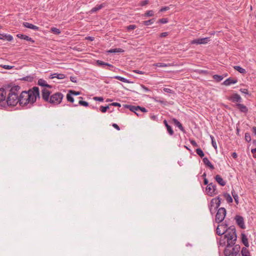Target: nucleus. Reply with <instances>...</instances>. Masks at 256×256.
Listing matches in <instances>:
<instances>
[{"mask_svg":"<svg viewBox=\"0 0 256 256\" xmlns=\"http://www.w3.org/2000/svg\"><path fill=\"white\" fill-rule=\"evenodd\" d=\"M226 224H219L216 229V233L218 236L224 234L220 240V245L224 246L226 245V240L228 238L232 240V236L236 235V229L234 226H232L227 228Z\"/></svg>","mask_w":256,"mask_h":256,"instance_id":"obj_1","label":"nucleus"},{"mask_svg":"<svg viewBox=\"0 0 256 256\" xmlns=\"http://www.w3.org/2000/svg\"><path fill=\"white\" fill-rule=\"evenodd\" d=\"M237 235L232 236V240L228 238L226 240L225 248L224 250V256H241L240 254V246L236 244Z\"/></svg>","mask_w":256,"mask_h":256,"instance_id":"obj_2","label":"nucleus"},{"mask_svg":"<svg viewBox=\"0 0 256 256\" xmlns=\"http://www.w3.org/2000/svg\"><path fill=\"white\" fill-rule=\"evenodd\" d=\"M20 87L18 86H12L8 91L6 98V104L8 106H15L19 103V98L18 94L20 92Z\"/></svg>","mask_w":256,"mask_h":256,"instance_id":"obj_3","label":"nucleus"},{"mask_svg":"<svg viewBox=\"0 0 256 256\" xmlns=\"http://www.w3.org/2000/svg\"><path fill=\"white\" fill-rule=\"evenodd\" d=\"M28 104H30V108L36 102L37 98H40V90L38 87L34 86L28 90Z\"/></svg>","mask_w":256,"mask_h":256,"instance_id":"obj_4","label":"nucleus"},{"mask_svg":"<svg viewBox=\"0 0 256 256\" xmlns=\"http://www.w3.org/2000/svg\"><path fill=\"white\" fill-rule=\"evenodd\" d=\"M63 97L64 95L61 92H56L50 96L48 102L54 105L59 104L62 102Z\"/></svg>","mask_w":256,"mask_h":256,"instance_id":"obj_5","label":"nucleus"},{"mask_svg":"<svg viewBox=\"0 0 256 256\" xmlns=\"http://www.w3.org/2000/svg\"><path fill=\"white\" fill-rule=\"evenodd\" d=\"M221 200L222 199L220 196H217L212 200L210 206V210L212 214H214L216 210H218L221 204Z\"/></svg>","mask_w":256,"mask_h":256,"instance_id":"obj_6","label":"nucleus"},{"mask_svg":"<svg viewBox=\"0 0 256 256\" xmlns=\"http://www.w3.org/2000/svg\"><path fill=\"white\" fill-rule=\"evenodd\" d=\"M226 211L225 208H219L216 215L215 222L218 224L222 222L226 217Z\"/></svg>","mask_w":256,"mask_h":256,"instance_id":"obj_7","label":"nucleus"},{"mask_svg":"<svg viewBox=\"0 0 256 256\" xmlns=\"http://www.w3.org/2000/svg\"><path fill=\"white\" fill-rule=\"evenodd\" d=\"M206 192V194L210 196H213L218 193L216 188V185L212 182L209 184L207 186Z\"/></svg>","mask_w":256,"mask_h":256,"instance_id":"obj_8","label":"nucleus"},{"mask_svg":"<svg viewBox=\"0 0 256 256\" xmlns=\"http://www.w3.org/2000/svg\"><path fill=\"white\" fill-rule=\"evenodd\" d=\"M28 91H22L18 96L19 104L20 106H24L28 105Z\"/></svg>","mask_w":256,"mask_h":256,"instance_id":"obj_9","label":"nucleus"},{"mask_svg":"<svg viewBox=\"0 0 256 256\" xmlns=\"http://www.w3.org/2000/svg\"><path fill=\"white\" fill-rule=\"evenodd\" d=\"M227 99L234 103L240 104L242 102V98L236 93L232 94L230 96L228 97Z\"/></svg>","mask_w":256,"mask_h":256,"instance_id":"obj_10","label":"nucleus"},{"mask_svg":"<svg viewBox=\"0 0 256 256\" xmlns=\"http://www.w3.org/2000/svg\"><path fill=\"white\" fill-rule=\"evenodd\" d=\"M124 108L129 109L131 112H134L138 116H142V114L139 113V109H140L139 106H135L132 105L125 104L124 105Z\"/></svg>","mask_w":256,"mask_h":256,"instance_id":"obj_11","label":"nucleus"},{"mask_svg":"<svg viewBox=\"0 0 256 256\" xmlns=\"http://www.w3.org/2000/svg\"><path fill=\"white\" fill-rule=\"evenodd\" d=\"M51 92L46 89L44 88L42 90V97L43 100L46 102H49Z\"/></svg>","mask_w":256,"mask_h":256,"instance_id":"obj_12","label":"nucleus"},{"mask_svg":"<svg viewBox=\"0 0 256 256\" xmlns=\"http://www.w3.org/2000/svg\"><path fill=\"white\" fill-rule=\"evenodd\" d=\"M209 41H210L209 38H200L193 40H192L191 44H206Z\"/></svg>","mask_w":256,"mask_h":256,"instance_id":"obj_13","label":"nucleus"},{"mask_svg":"<svg viewBox=\"0 0 256 256\" xmlns=\"http://www.w3.org/2000/svg\"><path fill=\"white\" fill-rule=\"evenodd\" d=\"M235 220L237 224L242 228H245L246 226L244 224V219L242 216L236 215L235 216Z\"/></svg>","mask_w":256,"mask_h":256,"instance_id":"obj_14","label":"nucleus"},{"mask_svg":"<svg viewBox=\"0 0 256 256\" xmlns=\"http://www.w3.org/2000/svg\"><path fill=\"white\" fill-rule=\"evenodd\" d=\"M6 90L3 88H0V103L2 102L4 104V106L6 105Z\"/></svg>","mask_w":256,"mask_h":256,"instance_id":"obj_15","label":"nucleus"},{"mask_svg":"<svg viewBox=\"0 0 256 256\" xmlns=\"http://www.w3.org/2000/svg\"><path fill=\"white\" fill-rule=\"evenodd\" d=\"M238 82L237 78H227L226 80H225L222 84L225 86H230L232 84H236Z\"/></svg>","mask_w":256,"mask_h":256,"instance_id":"obj_16","label":"nucleus"},{"mask_svg":"<svg viewBox=\"0 0 256 256\" xmlns=\"http://www.w3.org/2000/svg\"><path fill=\"white\" fill-rule=\"evenodd\" d=\"M235 106H236L238 108L240 111L242 112L247 113L248 112V108L243 104H241L240 103L236 104H235Z\"/></svg>","mask_w":256,"mask_h":256,"instance_id":"obj_17","label":"nucleus"},{"mask_svg":"<svg viewBox=\"0 0 256 256\" xmlns=\"http://www.w3.org/2000/svg\"><path fill=\"white\" fill-rule=\"evenodd\" d=\"M172 121L173 122L174 124L178 126L179 129L182 130L184 133H186V130L183 127L182 124L176 118H173L172 119Z\"/></svg>","mask_w":256,"mask_h":256,"instance_id":"obj_18","label":"nucleus"},{"mask_svg":"<svg viewBox=\"0 0 256 256\" xmlns=\"http://www.w3.org/2000/svg\"><path fill=\"white\" fill-rule=\"evenodd\" d=\"M23 25L25 28L32 29L34 30H40L39 27H38L35 25H34L32 24H30L29 22H24Z\"/></svg>","mask_w":256,"mask_h":256,"instance_id":"obj_19","label":"nucleus"},{"mask_svg":"<svg viewBox=\"0 0 256 256\" xmlns=\"http://www.w3.org/2000/svg\"><path fill=\"white\" fill-rule=\"evenodd\" d=\"M38 84L40 86L46 87L51 88L52 86L47 84L46 82L44 79L40 78L38 80Z\"/></svg>","mask_w":256,"mask_h":256,"instance_id":"obj_20","label":"nucleus"},{"mask_svg":"<svg viewBox=\"0 0 256 256\" xmlns=\"http://www.w3.org/2000/svg\"><path fill=\"white\" fill-rule=\"evenodd\" d=\"M16 36L18 38H20V39L25 40L27 41H30V42H32V43L34 42V40L28 36H26V35H24L23 34H18L16 35Z\"/></svg>","mask_w":256,"mask_h":256,"instance_id":"obj_21","label":"nucleus"},{"mask_svg":"<svg viewBox=\"0 0 256 256\" xmlns=\"http://www.w3.org/2000/svg\"><path fill=\"white\" fill-rule=\"evenodd\" d=\"M215 180L216 182L221 186H224L226 184V182L223 180L220 175H216L215 176Z\"/></svg>","mask_w":256,"mask_h":256,"instance_id":"obj_22","label":"nucleus"},{"mask_svg":"<svg viewBox=\"0 0 256 256\" xmlns=\"http://www.w3.org/2000/svg\"><path fill=\"white\" fill-rule=\"evenodd\" d=\"M0 39L3 40H6L8 42H10L13 40V37L10 34H0Z\"/></svg>","mask_w":256,"mask_h":256,"instance_id":"obj_23","label":"nucleus"},{"mask_svg":"<svg viewBox=\"0 0 256 256\" xmlns=\"http://www.w3.org/2000/svg\"><path fill=\"white\" fill-rule=\"evenodd\" d=\"M202 160L204 164L206 166L208 167L210 170H213L214 169V165L212 164V163L207 158H204Z\"/></svg>","mask_w":256,"mask_h":256,"instance_id":"obj_24","label":"nucleus"},{"mask_svg":"<svg viewBox=\"0 0 256 256\" xmlns=\"http://www.w3.org/2000/svg\"><path fill=\"white\" fill-rule=\"evenodd\" d=\"M65 77H66V76L64 74H56V73L53 74L50 76V78L51 79L56 78L58 79L62 80V79L64 78Z\"/></svg>","mask_w":256,"mask_h":256,"instance_id":"obj_25","label":"nucleus"},{"mask_svg":"<svg viewBox=\"0 0 256 256\" xmlns=\"http://www.w3.org/2000/svg\"><path fill=\"white\" fill-rule=\"evenodd\" d=\"M241 236L242 242L243 243V244L246 246V247H248L249 244L246 236L245 234L244 233H242Z\"/></svg>","mask_w":256,"mask_h":256,"instance_id":"obj_26","label":"nucleus"},{"mask_svg":"<svg viewBox=\"0 0 256 256\" xmlns=\"http://www.w3.org/2000/svg\"><path fill=\"white\" fill-rule=\"evenodd\" d=\"M105 6L104 4H102L100 5H96L95 7L93 8L90 10V12L93 13L94 12H96L100 10H101L102 8H104Z\"/></svg>","mask_w":256,"mask_h":256,"instance_id":"obj_27","label":"nucleus"},{"mask_svg":"<svg viewBox=\"0 0 256 256\" xmlns=\"http://www.w3.org/2000/svg\"><path fill=\"white\" fill-rule=\"evenodd\" d=\"M241 253L242 256H251L250 251L247 248L245 247L242 248Z\"/></svg>","mask_w":256,"mask_h":256,"instance_id":"obj_28","label":"nucleus"},{"mask_svg":"<svg viewBox=\"0 0 256 256\" xmlns=\"http://www.w3.org/2000/svg\"><path fill=\"white\" fill-rule=\"evenodd\" d=\"M234 68L238 71L239 72H240L242 74H245L246 72V71L244 68H242L240 67V66H234Z\"/></svg>","mask_w":256,"mask_h":256,"instance_id":"obj_29","label":"nucleus"},{"mask_svg":"<svg viewBox=\"0 0 256 256\" xmlns=\"http://www.w3.org/2000/svg\"><path fill=\"white\" fill-rule=\"evenodd\" d=\"M223 196L226 198L228 203H231L232 202V198L229 194L227 192L224 193Z\"/></svg>","mask_w":256,"mask_h":256,"instance_id":"obj_30","label":"nucleus"},{"mask_svg":"<svg viewBox=\"0 0 256 256\" xmlns=\"http://www.w3.org/2000/svg\"><path fill=\"white\" fill-rule=\"evenodd\" d=\"M113 78L118 80H119L122 82H126V83H130V82L129 81V80H127L126 78H124L120 76H114L113 77Z\"/></svg>","mask_w":256,"mask_h":256,"instance_id":"obj_31","label":"nucleus"},{"mask_svg":"<svg viewBox=\"0 0 256 256\" xmlns=\"http://www.w3.org/2000/svg\"><path fill=\"white\" fill-rule=\"evenodd\" d=\"M124 52V50L120 48H116L110 49L108 51V53H116V52Z\"/></svg>","mask_w":256,"mask_h":256,"instance_id":"obj_32","label":"nucleus"},{"mask_svg":"<svg viewBox=\"0 0 256 256\" xmlns=\"http://www.w3.org/2000/svg\"><path fill=\"white\" fill-rule=\"evenodd\" d=\"M232 194L234 198L236 203L238 204V196L237 194L236 193L234 190L233 189L232 190Z\"/></svg>","mask_w":256,"mask_h":256,"instance_id":"obj_33","label":"nucleus"},{"mask_svg":"<svg viewBox=\"0 0 256 256\" xmlns=\"http://www.w3.org/2000/svg\"><path fill=\"white\" fill-rule=\"evenodd\" d=\"M156 18H152L150 20H145L142 22L144 26H149L151 24H152L155 22Z\"/></svg>","mask_w":256,"mask_h":256,"instance_id":"obj_34","label":"nucleus"},{"mask_svg":"<svg viewBox=\"0 0 256 256\" xmlns=\"http://www.w3.org/2000/svg\"><path fill=\"white\" fill-rule=\"evenodd\" d=\"M22 80L27 81L29 82H32L34 80V77L32 76H28L24 77H23L20 79Z\"/></svg>","mask_w":256,"mask_h":256,"instance_id":"obj_35","label":"nucleus"},{"mask_svg":"<svg viewBox=\"0 0 256 256\" xmlns=\"http://www.w3.org/2000/svg\"><path fill=\"white\" fill-rule=\"evenodd\" d=\"M196 153L201 158H202L204 154L200 148H196Z\"/></svg>","mask_w":256,"mask_h":256,"instance_id":"obj_36","label":"nucleus"},{"mask_svg":"<svg viewBox=\"0 0 256 256\" xmlns=\"http://www.w3.org/2000/svg\"><path fill=\"white\" fill-rule=\"evenodd\" d=\"M212 77L217 82H220L224 78L223 76L218 74H214Z\"/></svg>","mask_w":256,"mask_h":256,"instance_id":"obj_37","label":"nucleus"},{"mask_svg":"<svg viewBox=\"0 0 256 256\" xmlns=\"http://www.w3.org/2000/svg\"><path fill=\"white\" fill-rule=\"evenodd\" d=\"M154 16V12L152 10L146 11L144 14V16L150 17Z\"/></svg>","mask_w":256,"mask_h":256,"instance_id":"obj_38","label":"nucleus"},{"mask_svg":"<svg viewBox=\"0 0 256 256\" xmlns=\"http://www.w3.org/2000/svg\"><path fill=\"white\" fill-rule=\"evenodd\" d=\"M66 99L68 102H74V98L72 97V95L70 93L68 92V93L66 94Z\"/></svg>","mask_w":256,"mask_h":256,"instance_id":"obj_39","label":"nucleus"},{"mask_svg":"<svg viewBox=\"0 0 256 256\" xmlns=\"http://www.w3.org/2000/svg\"><path fill=\"white\" fill-rule=\"evenodd\" d=\"M98 62H99V64H105V66H108L110 68H109L110 70H113L112 69L110 68H114V66L113 65H112V64H110L104 62L103 61H100Z\"/></svg>","mask_w":256,"mask_h":256,"instance_id":"obj_40","label":"nucleus"},{"mask_svg":"<svg viewBox=\"0 0 256 256\" xmlns=\"http://www.w3.org/2000/svg\"><path fill=\"white\" fill-rule=\"evenodd\" d=\"M169 64H164V63H162V62H158L156 64H154V66H157V67H167L168 66Z\"/></svg>","mask_w":256,"mask_h":256,"instance_id":"obj_41","label":"nucleus"},{"mask_svg":"<svg viewBox=\"0 0 256 256\" xmlns=\"http://www.w3.org/2000/svg\"><path fill=\"white\" fill-rule=\"evenodd\" d=\"M210 139L212 140V146L214 148L215 150L217 149V145L216 143L214 140V137L212 136H210Z\"/></svg>","mask_w":256,"mask_h":256,"instance_id":"obj_42","label":"nucleus"},{"mask_svg":"<svg viewBox=\"0 0 256 256\" xmlns=\"http://www.w3.org/2000/svg\"><path fill=\"white\" fill-rule=\"evenodd\" d=\"M168 22V18H162L161 19H159L156 23L158 24H166Z\"/></svg>","mask_w":256,"mask_h":256,"instance_id":"obj_43","label":"nucleus"},{"mask_svg":"<svg viewBox=\"0 0 256 256\" xmlns=\"http://www.w3.org/2000/svg\"><path fill=\"white\" fill-rule=\"evenodd\" d=\"M109 106L108 105L106 106H100V110L103 113L106 112L107 110L109 108Z\"/></svg>","mask_w":256,"mask_h":256,"instance_id":"obj_44","label":"nucleus"},{"mask_svg":"<svg viewBox=\"0 0 256 256\" xmlns=\"http://www.w3.org/2000/svg\"><path fill=\"white\" fill-rule=\"evenodd\" d=\"M245 140L246 142H248L251 141V136L249 132L245 133Z\"/></svg>","mask_w":256,"mask_h":256,"instance_id":"obj_45","label":"nucleus"},{"mask_svg":"<svg viewBox=\"0 0 256 256\" xmlns=\"http://www.w3.org/2000/svg\"><path fill=\"white\" fill-rule=\"evenodd\" d=\"M167 131L170 136H172L174 134V132L172 128L170 126H169L166 128Z\"/></svg>","mask_w":256,"mask_h":256,"instance_id":"obj_46","label":"nucleus"},{"mask_svg":"<svg viewBox=\"0 0 256 256\" xmlns=\"http://www.w3.org/2000/svg\"><path fill=\"white\" fill-rule=\"evenodd\" d=\"M78 104L80 106H86V107L88 106V103L87 102L84 101L82 100H79Z\"/></svg>","mask_w":256,"mask_h":256,"instance_id":"obj_47","label":"nucleus"},{"mask_svg":"<svg viewBox=\"0 0 256 256\" xmlns=\"http://www.w3.org/2000/svg\"><path fill=\"white\" fill-rule=\"evenodd\" d=\"M136 28V26L135 25V24H130V25H129L127 27H126V30H128V31H130L131 30H133L135 28Z\"/></svg>","mask_w":256,"mask_h":256,"instance_id":"obj_48","label":"nucleus"},{"mask_svg":"<svg viewBox=\"0 0 256 256\" xmlns=\"http://www.w3.org/2000/svg\"><path fill=\"white\" fill-rule=\"evenodd\" d=\"M51 31L56 34H60V30L56 28H52Z\"/></svg>","mask_w":256,"mask_h":256,"instance_id":"obj_49","label":"nucleus"},{"mask_svg":"<svg viewBox=\"0 0 256 256\" xmlns=\"http://www.w3.org/2000/svg\"><path fill=\"white\" fill-rule=\"evenodd\" d=\"M68 92L70 93L72 96H78L80 94V92H76L74 90H70Z\"/></svg>","mask_w":256,"mask_h":256,"instance_id":"obj_50","label":"nucleus"},{"mask_svg":"<svg viewBox=\"0 0 256 256\" xmlns=\"http://www.w3.org/2000/svg\"><path fill=\"white\" fill-rule=\"evenodd\" d=\"M149 3V1L148 0H144L140 2V5L142 6H145Z\"/></svg>","mask_w":256,"mask_h":256,"instance_id":"obj_51","label":"nucleus"},{"mask_svg":"<svg viewBox=\"0 0 256 256\" xmlns=\"http://www.w3.org/2000/svg\"><path fill=\"white\" fill-rule=\"evenodd\" d=\"M141 88L146 92H151L150 90L144 84H140Z\"/></svg>","mask_w":256,"mask_h":256,"instance_id":"obj_52","label":"nucleus"},{"mask_svg":"<svg viewBox=\"0 0 256 256\" xmlns=\"http://www.w3.org/2000/svg\"><path fill=\"white\" fill-rule=\"evenodd\" d=\"M240 91L241 92L244 94H248V90L246 88H240Z\"/></svg>","mask_w":256,"mask_h":256,"instance_id":"obj_53","label":"nucleus"},{"mask_svg":"<svg viewBox=\"0 0 256 256\" xmlns=\"http://www.w3.org/2000/svg\"><path fill=\"white\" fill-rule=\"evenodd\" d=\"M190 144H192V146L194 147H196L198 146L196 142L194 140H190Z\"/></svg>","mask_w":256,"mask_h":256,"instance_id":"obj_54","label":"nucleus"},{"mask_svg":"<svg viewBox=\"0 0 256 256\" xmlns=\"http://www.w3.org/2000/svg\"><path fill=\"white\" fill-rule=\"evenodd\" d=\"M164 91L166 92L170 93V94H172L174 92L172 90L168 88H164Z\"/></svg>","mask_w":256,"mask_h":256,"instance_id":"obj_55","label":"nucleus"},{"mask_svg":"<svg viewBox=\"0 0 256 256\" xmlns=\"http://www.w3.org/2000/svg\"><path fill=\"white\" fill-rule=\"evenodd\" d=\"M170 10V8L169 6H164V7H162L160 10V12H165V11H166V10Z\"/></svg>","mask_w":256,"mask_h":256,"instance_id":"obj_56","label":"nucleus"},{"mask_svg":"<svg viewBox=\"0 0 256 256\" xmlns=\"http://www.w3.org/2000/svg\"><path fill=\"white\" fill-rule=\"evenodd\" d=\"M93 98L96 101L102 102L104 100L102 97L94 96Z\"/></svg>","mask_w":256,"mask_h":256,"instance_id":"obj_57","label":"nucleus"},{"mask_svg":"<svg viewBox=\"0 0 256 256\" xmlns=\"http://www.w3.org/2000/svg\"><path fill=\"white\" fill-rule=\"evenodd\" d=\"M2 67L6 70H10V69L14 67V66H8V65H4L2 66Z\"/></svg>","mask_w":256,"mask_h":256,"instance_id":"obj_58","label":"nucleus"},{"mask_svg":"<svg viewBox=\"0 0 256 256\" xmlns=\"http://www.w3.org/2000/svg\"><path fill=\"white\" fill-rule=\"evenodd\" d=\"M140 109H139V112H148L147 110L145 108L141 107L140 106Z\"/></svg>","mask_w":256,"mask_h":256,"instance_id":"obj_59","label":"nucleus"},{"mask_svg":"<svg viewBox=\"0 0 256 256\" xmlns=\"http://www.w3.org/2000/svg\"><path fill=\"white\" fill-rule=\"evenodd\" d=\"M110 106H118V107L121 106V104L120 103L116 102H112V103L110 104Z\"/></svg>","mask_w":256,"mask_h":256,"instance_id":"obj_60","label":"nucleus"},{"mask_svg":"<svg viewBox=\"0 0 256 256\" xmlns=\"http://www.w3.org/2000/svg\"><path fill=\"white\" fill-rule=\"evenodd\" d=\"M168 32H162L160 34V38H164V37H166V36H168Z\"/></svg>","mask_w":256,"mask_h":256,"instance_id":"obj_61","label":"nucleus"},{"mask_svg":"<svg viewBox=\"0 0 256 256\" xmlns=\"http://www.w3.org/2000/svg\"><path fill=\"white\" fill-rule=\"evenodd\" d=\"M251 152L254 154V157L256 158V148H252L251 150Z\"/></svg>","mask_w":256,"mask_h":256,"instance_id":"obj_62","label":"nucleus"},{"mask_svg":"<svg viewBox=\"0 0 256 256\" xmlns=\"http://www.w3.org/2000/svg\"><path fill=\"white\" fill-rule=\"evenodd\" d=\"M70 80L71 82H76V77L70 76Z\"/></svg>","mask_w":256,"mask_h":256,"instance_id":"obj_63","label":"nucleus"},{"mask_svg":"<svg viewBox=\"0 0 256 256\" xmlns=\"http://www.w3.org/2000/svg\"><path fill=\"white\" fill-rule=\"evenodd\" d=\"M112 126L114 128L117 130H120V128L119 126L117 124H113Z\"/></svg>","mask_w":256,"mask_h":256,"instance_id":"obj_64","label":"nucleus"}]
</instances>
